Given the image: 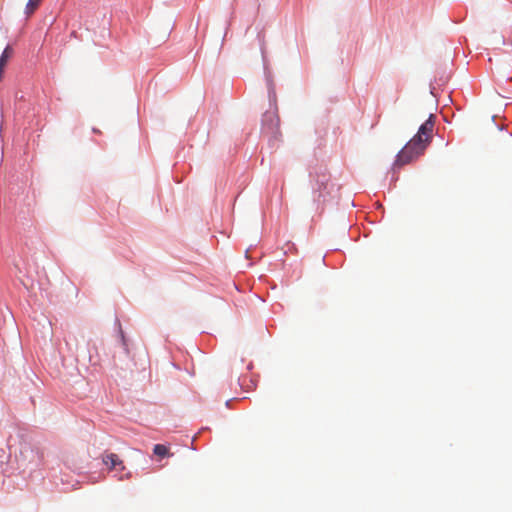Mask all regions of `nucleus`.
Masks as SVG:
<instances>
[{
	"label": "nucleus",
	"mask_w": 512,
	"mask_h": 512,
	"mask_svg": "<svg viewBox=\"0 0 512 512\" xmlns=\"http://www.w3.org/2000/svg\"><path fill=\"white\" fill-rule=\"evenodd\" d=\"M153 452L159 457H165L169 453L168 448L162 444H156L153 448Z\"/></svg>",
	"instance_id": "0eeeda50"
},
{
	"label": "nucleus",
	"mask_w": 512,
	"mask_h": 512,
	"mask_svg": "<svg viewBox=\"0 0 512 512\" xmlns=\"http://www.w3.org/2000/svg\"><path fill=\"white\" fill-rule=\"evenodd\" d=\"M334 190V184L331 182V176L326 172L316 175L313 194L317 202H324Z\"/></svg>",
	"instance_id": "7ed1b4c3"
},
{
	"label": "nucleus",
	"mask_w": 512,
	"mask_h": 512,
	"mask_svg": "<svg viewBox=\"0 0 512 512\" xmlns=\"http://www.w3.org/2000/svg\"><path fill=\"white\" fill-rule=\"evenodd\" d=\"M435 116L430 114L429 118L419 127L417 134L397 154L394 165L402 167L409 164L425 151L432 139L435 125Z\"/></svg>",
	"instance_id": "f257e3e1"
},
{
	"label": "nucleus",
	"mask_w": 512,
	"mask_h": 512,
	"mask_svg": "<svg viewBox=\"0 0 512 512\" xmlns=\"http://www.w3.org/2000/svg\"><path fill=\"white\" fill-rule=\"evenodd\" d=\"M270 109L262 116V133L276 136L279 133L280 119L278 115L277 96L273 88H269Z\"/></svg>",
	"instance_id": "f03ea898"
},
{
	"label": "nucleus",
	"mask_w": 512,
	"mask_h": 512,
	"mask_svg": "<svg viewBox=\"0 0 512 512\" xmlns=\"http://www.w3.org/2000/svg\"><path fill=\"white\" fill-rule=\"evenodd\" d=\"M102 461L111 471H123L125 469L123 461L115 453H108L103 455Z\"/></svg>",
	"instance_id": "20e7f679"
},
{
	"label": "nucleus",
	"mask_w": 512,
	"mask_h": 512,
	"mask_svg": "<svg viewBox=\"0 0 512 512\" xmlns=\"http://www.w3.org/2000/svg\"><path fill=\"white\" fill-rule=\"evenodd\" d=\"M42 0H28L25 8V13L31 15L37 10Z\"/></svg>",
	"instance_id": "423d86ee"
},
{
	"label": "nucleus",
	"mask_w": 512,
	"mask_h": 512,
	"mask_svg": "<svg viewBox=\"0 0 512 512\" xmlns=\"http://www.w3.org/2000/svg\"><path fill=\"white\" fill-rule=\"evenodd\" d=\"M13 49L7 46L0 57V73L3 71L8 59L12 56Z\"/></svg>",
	"instance_id": "39448f33"
},
{
	"label": "nucleus",
	"mask_w": 512,
	"mask_h": 512,
	"mask_svg": "<svg viewBox=\"0 0 512 512\" xmlns=\"http://www.w3.org/2000/svg\"><path fill=\"white\" fill-rule=\"evenodd\" d=\"M122 341H123V345L126 347V346H127V344H126V340H125V338H124V336H123V335H122Z\"/></svg>",
	"instance_id": "6e6552de"
}]
</instances>
